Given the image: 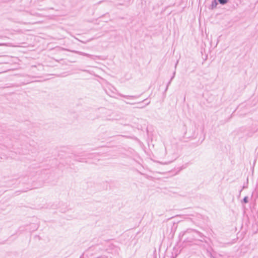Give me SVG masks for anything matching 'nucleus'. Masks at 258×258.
I'll return each instance as SVG.
<instances>
[{
  "label": "nucleus",
  "instance_id": "f03ea898",
  "mask_svg": "<svg viewBox=\"0 0 258 258\" xmlns=\"http://www.w3.org/2000/svg\"><path fill=\"white\" fill-rule=\"evenodd\" d=\"M244 202H245V203H246V202H247L246 200V199H245V198L244 199Z\"/></svg>",
  "mask_w": 258,
  "mask_h": 258
},
{
  "label": "nucleus",
  "instance_id": "f257e3e1",
  "mask_svg": "<svg viewBox=\"0 0 258 258\" xmlns=\"http://www.w3.org/2000/svg\"><path fill=\"white\" fill-rule=\"evenodd\" d=\"M219 3L221 4H225L227 2V0H218Z\"/></svg>",
  "mask_w": 258,
  "mask_h": 258
}]
</instances>
